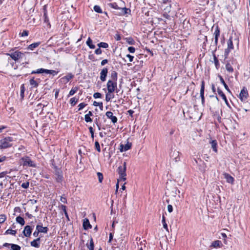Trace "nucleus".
I'll list each match as a JSON object with an SVG mask.
<instances>
[{
    "instance_id": "1",
    "label": "nucleus",
    "mask_w": 250,
    "mask_h": 250,
    "mask_svg": "<svg viewBox=\"0 0 250 250\" xmlns=\"http://www.w3.org/2000/svg\"><path fill=\"white\" fill-rule=\"evenodd\" d=\"M126 163L125 162L123 166L119 167L117 172L120 175V180L125 181L126 180Z\"/></svg>"
},
{
    "instance_id": "2",
    "label": "nucleus",
    "mask_w": 250,
    "mask_h": 250,
    "mask_svg": "<svg viewBox=\"0 0 250 250\" xmlns=\"http://www.w3.org/2000/svg\"><path fill=\"white\" fill-rule=\"evenodd\" d=\"M12 141L11 137H6L0 140V149L6 148L10 147L11 144L10 143Z\"/></svg>"
},
{
    "instance_id": "3",
    "label": "nucleus",
    "mask_w": 250,
    "mask_h": 250,
    "mask_svg": "<svg viewBox=\"0 0 250 250\" xmlns=\"http://www.w3.org/2000/svg\"><path fill=\"white\" fill-rule=\"evenodd\" d=\"M23 166L36 167L35 163L28 156H24L21 159Z\"/></svg>"
},
{
    "instance_id": "4",
    "label": "nucleus",
    "mask_w": 250,
    "mask_h": 250,
    "mask_svg": "<svg viewBox=\"0 0 250 250\" xmlns=\"http://www.w3.org/2000/svg\"><path fill=\"white\" fill-rule=\"evenodd\" d=\"M99 129L102 130L100 132V135L103 137L105 135L109 136L110 129L109 126H98Z\"/></svg>"
},
{
    "instance_id": "5",
    "label": "nucleus",
    "mask_w": 250,
    "mask_h": 250,
    "mask_svg": "<svg viewBox=\"0 0 250 250\" xmlns=\"http://www.w3.org/2000/svg\"><path fill=\"white\" fill-rule=\"evenodd\" d=\"M117 88L116 81L108 80L107 83V88L108 93H113Z\"/></svg>"
},
{
    "instance_id": "6",
    "label": "nucleus",
    "mask_w": 250,
    "mask_h": 250,
    "mask_svg": "<svg viewBox=\"0 0 250 250\" xmlns=\"http://www.w3.org/2000/svg\"><path fill=\"white\" fill-rule=\"evenodd\" d=\"M227 44L228 47L225 49L224 53V56L225 58H227L228 57L230 50H232L234 48L232 40V37L229 38Z\"/></svg>"
},
{
    "instance_id": "7",
    "label": "nucleus",
    "mask_w": 250,
    "mask_h": 250,
    "mask_svg": "<svg viewBox=\"0 0 250 250\" xmlns=\"http://www.w3.org/2000/svg\"><path fill=\"white\" fill-rule=\"evenodd\" d=\"M7 55L10 56V57L15 61H17L19 59L22 58L24 54L20 51H16L13 53H8Z\"/></svg>"
},
{
    "instance_id": "8",
    "label": "nucleus",
    "mask_w": 250,
    "mask_h": 250,
    "mask_svg": "<svg viewBox=\"0 0 250 250\" xmlns=\"http://www.w3.org/2000/svg\"><path fill=\"white\" fill-rule=\"evenodd\" d=\"M170 157L175 162L179 161L180 160V152L176 150H172L170 153Z\"/></svg>"
},
{
    "instance_id": "9",
    "label": "nucleus",
    "mask_w": 250,
    "mask_h": 250,
    "mask_svg": "<svg viewBox=\"0 0 250 250\" xmlns=\"http://www.w3.org/2000/svg\"><path fill=\"white\" fill-rule=\"evenodd\" d=\"M132 146V143L126 141L125 144H121L120 145L119 150L120 152H123L130 149Z\"/></svg>"
},
{
    "instance_id": "10",
    "label": "nucleus",
    "mask_w": 250,
    "mask_h": 250,
    "mask_svg": "<svg viewBox=\"0 0 250 250\" xmlns=\"http://www.w3.org/2000/svg\"><path fill=\"white\" fill-rule=\"evenodd\" d=\"M248 96V93L247 90L245 87H243L239 94V98L242 102H244L247 100Z\"/></svg>"
},
{
    "instance_id": "11",
    "label": "nucleus",
    "mask_w": 250,
    "mask_h": 250,
    "mask_svg": "<svg viewBox=\"0 0 250 250\" xmlns=\"http://www.w3.org/2000/svg\"><path fill=\"white\" fill-rule=\"evenodd\" d=\"M108 73V69L107 68H104L100 72V80L102 82H104L106 80V77Z\"/></svg>"
},
{
    "instance_id": "12",
    "label": "nucleus",
    "mask_w": 250,
    "mask_h": 250,
    "mask_svg": "<svg viewBox=\"0 0 250 250\" xmlns=\"http://www.w3.org/2000/svg\"><path fill=\"white\" fill-rule=\"evenodd\" d=\"M214 36V44L215 45H217L218 43V39L219 37L220 36V30L218 26H216L215 29V31L213 33Z\"/></svg>"
},
{
    "instance_id": "13",
    "label": "nucleus",
    "mask_w": 250,
    "mask_h": 250,
    "mask_svg": "<svg viewBox=\"0 0 250 250\" xmlns=\"http://www.w3.org/2000/svg\"><path fill=\"white\" fill-rule=\"evenodd\" d=\"M223 175L228 183L232 185L234 184V179L230 175L227 173H224Z\"/></svg>"
},
{
    "instance_id": "14",
    "label": "nucleus",
    "mask_w": 250,
    "mask_h": 250,
    "mask_svg": "<svg viewBox=\"0 0 250 250\" xmlns=\"http://www.w3.org/2000/svg\"><path fill=\"white\" fill-rule=\"evenodd\" d=\"M204 89H205V84L204 82H202L201 89H200V96L201 97V101L202 104H204L205 103V97H204Z\"/></svg>"
},
{
    "instance_id": "15",
    "label": "nucleus",
    "mask_w": 250,
    "mask_h": 250,
    "mask_svg": "<svg viewBox=\"0 0 250 250\" xmlns=\"http://www.w3.org/2000/svg\"><path fill=\"white\" fill-rule=\"evenodd\" d=\"M32 232V229L30 226L25 227L23 233L25 236L29 237Z\"/></svg>"
},
{
    "instance_id": "16",
    "label": "nucleus",
    "mask_w": 250,
    "mask_h": 250,
    "mask_svg": "<svg viewBox=\"0 0 250 250\" xmlns=\"http://www.w3.org/2000/svg\"><path fill=\"white\" fill-rule=\"evenodd\" d=\"M106 116L109 118L110 119L112 122L113 123H115L117 121V118L116 117L113 116V113L111 111H107L106 113Z\"/></svg>"
},
{
    "instance_id": "17",
    "label": "nucleus",
    "mask_w": 250,
    "mask_h": 250,
    "mask_svg": "<svg viewBox=\"0 0 250 250\" xmlns=\"http://www.w3.org/2000/svg\"><path fill=\"white\" fill-rule=\"evenodd\" d=\"M83 227L84 229H88L91 228L92 226L90 224L89 220L87 218H85L83 219Z\"/></svg>"
},
{
    "instance_id": "18",
    "label": "nucleus",
    "mask_w": 250,
    "mask_h": 250,
    "mask_svg": "<svg viewBox=\"0 0 250 250\" xmlns=\"http://www.w3.org/2000/svg\"><path fill=\"white\" fill-rule=\"evenodd\" d=\"M217 92H218V93L219 95H220L222 98V99L224 100V101H225V103L226 104L228 105H229V103H228L227 99L226 96L225 95V94L219 88H218Z\"/></svg>"
},
{
    "instance_id": "19",
    "label": "nucleus",
    "mask_w": 250,
    "mask_h": 250,
    "mask_svg": "<svg viewBox=\"0 0 250 250\" xmlns=\"http://www.w3.org/2000/svg\"><path fill=\"white\" fill-rule=\"evenodd\" d=\"M36 229L39 231V232L47 233L48 231V228L47 227H43L40 225H37L36 226Z\"/></svg>"
},
{
    "instance_id": "20",
    "label": "nucleus",
    "mask_w": 250,
    "mask_h": 250,
    "mask_svg": "<svg viewBox=\"0 0 250 250\" xmlns=\"http://www.w3.org/2000/svg\"><path fill=\"white\" fill-rule=\"evenodd\" d=\"M73 77V76L71 74H68L64 77H62L61 79L64 83H67Z\"/></svg>"
},
{
    "instance_id": "21",
    "label": "nucleus",
    "mask_w": 250,
    "mask_h": 250,
    "mask_svg": "<svg viewBox=\"0 0 250 250\" xmlns=\"http://www.w3.org/2000/svg\"><path fill=\"white\" fill-rule=\"evenodd\" d=\"M40 238H38L34 240L31 242V245L32 247L35 248H39L40 247Z\"/></svg>"
},
{
    "instance_id": "22",
    "label": "nucleus",
    "mask_w": 250,
    "mask_h": 250,
    "mask_svg": "<svg viewBox=\"0 0 250 250\" xmlns=\"http://www.w3.org/2000/svg\"><path fill=\"white\" fill-rule=\"evenodd\" d=\"M210 144H211V148L213 149V150L215 152H217V143L216 140H212L210 142Z\"/></svg>"
},
{
    "instance_id": "23",
    "label": "nucleus",
    "mask_w": 250,
    "mask_h": 250,
    "mask_svg": "<svg viewBox=\"0 0 250 250\" xmlns=\"http://www.w3.org/2000/svg\"><path fill=\"white\" fill-rule=\"evenodd\" d=\"M56 180L58 182H61L62 181L63 177H62V172L57 171L56 173Z\"/></svg>"
},
{
    "instance_id": "24",
    "label": "nucleus",
    "mask_w": 250,
    "mask_h": 250,
    "mask_svg": "<svg viewBox=\"0 0 250 250\" xmlns=\"http://www.w3.org/2000/svg\"><path fill=\"white\" fill-rule=\"evenodd\" d=\"M40 43V42H37L32 43L28 46V49L31 50H33L34 49V48L38 47Z\"/></svg>"
},
{
    "instance_id": "25",
    "label": "nucleus",
    "mask_w": 250,
    "mask_h": 250,
    "mask_svg": "<svg viewBox=\"0 0 250 250\" xmlns=\"http://www.w3.org/2000/svg\"><path fill=\"white\" fill-rule=\"evenodd\" d=\"M222 245L221 242L219 240H216L212 243L211 246L214 248H219L221 247Z\"/></svg>"
},
{
    "instance_id": "26",
    "label": "nucleus",
    "mask_w": 250,
    "mask_h": 250,
    "mask_svg": "<svg viewBox=\"0 0 250 250\" xmlns=\"http://www.w3.org/2000/svg\"><path fill=\"white\" fill-rule=\"evenodd\" d=\"M86 44L91 49H94L95 48V46L92 44V41L90 38H88V40L86 41Z\"/></svg>"
},
{
    "instance_id": "27",
    "label": "nucleus",
    "mask_w": 250,
    "mask_h": 250,
    "mask_svg": "<svg viewBox=\"0 0 250 250\" xmlns=\"http://www.w3.org/2000/svg\"><path fill=\"white\" fill-rule=\"evenodd\" d=\"M25 91V87L24 84H22L21 86L20 96L21 100H23L24 98V93Z\"/></svg>"
},
{
    "instance_id": "28",
    "label": "nucleus",
    "mask_w": 250,
    "mask_h": 250,
    "mask_svg": "<svg viewBox=\"0 0 250 250\" xmlns=\"http://www.w3.org/2000/svg\"><path fill=\"white\" fill-rule=\"evenodd\" d=\"M226 69L229 73H232L233 72V68L229 63H227L226 64Z\"/></svg>"
},
{
    "instance_id": "29",
    "label": "nucleus",
    "mask_w": 250,
    "mask_h": 250,
    "mask_svg": "<svg viewBox=\"0 0 250 250\" xmlns=\"http://www.w3.org/2000/svg\"><path fill=\"white\" fill-rule=\"evenodd\" d=\"M29 83L32 87H37L38 86V83H37L34 78L30 79Z\"/></svg>"
},
{
    "instance_id": "30",
    "label": "nucleus",
    "mask_w": 250,
    "mask_h": 250,
    "mask_svg": "<svg viewBox=\"0 0 250 250\" xmlns=\"http://www.w3.org/2000/svg\"><path fill=\"white\" fill-rule=\"evenodd\" d=\"M16 221L20 224L21 226H23L25 224L24 219L21 216H18L16 218Z\"/></svg>"
},
{
    "instance_id": "31",
    "label": "nucleus",
    "mask_w": 250,
    "mask_h": 250,
    "mask_svg": "<svg viewBox=\"0 0 250 250\" xmlns=\"http://www.w3.org/2000/svg\"><path fill=\"white\" fill-rule=\"evenodd\" d=\"M219 78L220 79V82L221 83L224 85L225 89L228 90V91H229V87L227 85V84L226 83L225 81L224 80L223 78H222V77L221 76H219Z\"/></svg>"
},
{
    "instance_id": "32",
    "label": "nucleus",
    "mask_w": 250,
    "mask_h": 250,
    "mask_svg": "<svg viewBox=\"0 0 250 250\" xmlns=\"http://www.w3.org/2000/svg\"><path fill=\"white\" fill-rule=\"evenodd\" d=\"M46 70L47 69H44V68L38 69L36 71H33L32 72V74L43 73H46Z\"/></svg>"
},
{
    "instance_id": "33",
    "label": "nucleus",
    "mask_w": 250,
    "mask_h": 250,
    "mask_svg": "<svg viewBox=\"0 0 250 250\" xmlns=\"http://www.w3.org/2000/svg\"><path fill=\"white\" fill-rule=\"evenodd\" d=\"M78 87H75L74 88H73L72 89H71V90L70 91L68 95H67V97H69L72 95H73L75 93H76V92L78 91Z\"/></svg>"
},
{
    "instance_id": "34",
    "label": "nucleus",
    "mask_w": 250,
    "mask_h": 250,
    "mask_svg": "<svg viewBox=\"0 0 250 250\" xmlns=\"http://www.w3.org/2000/svg\"><path fill=\"white\" fill-rule=\"evenodd\" d=\"M78 99L76 98V97H73L70 99V103L71 105V106H74L78 102Z\"/></svg>"
},
{
    "instance_id": "35",
    "label": "nucleus",
    "mask_w": 250,
    "mask_h": 250,
    "mask_svg": "<svg viewBox=\"0 0 250 250\" xmlns=\"http://www.w3.org/2000/svg\"><path fill=\"white\" fill-rule=\"evenodd\" d=\"M114 98V95L112 94V93H107L105 96V100L107 102H109L111 99Z\"/></svg>"
},
{
    "instance_id": "36",
    "label": "nucleus",
    "mask_w": 250,
    "mask_h": 250,
    "mask_svg": "<svg viewBox=\"0 0 250 250\" xmlns=\"http://www.w3.org/2000/svg\"><path fill=\"white\" fill-rule=\"evenodd\" d=\"M162 223H163V227L164 228V229L167 231H168V227H167V224L166 223V222L165 217L164 215L162 216Z\"/></svg>"
},
{
    "instance_id": "37",
    "label": "nucleus",
    "mask_w": 250,
    "mask_h": 250,
    "mask_svg": "<svg viewBox=\"0 0 250 250\" xmlns=\"http://www.w3.org/2000/svg\"><path fill=\"white\" fill-rule=\"evenodd\" d=\"M99 47L106 48L108 47V44L106 42H101L97 44Z\"/></svg>"
},
{
    "instance_id": "38",
    "label": "nucleus",
    "mask_w": 250,
    "mask_h": 250,
    "mask_svg": "<svg viewBox=\"0 0 250 250\" xmlns=\"http://www.w3.org/2000/svg\"><path fill=\"white\" fill-rule=\"evenodd\" d=\"M111 77L112 78L111 81H115L117 82V73L115 71H113L111 73Z\"/></svg>"
},
{
    "instance_id": "39",
    "label": "nucleus",
    "mask_w": 250,
    "mask_h": 250,
    "mask_svg": "<svg viewBox=\"0 0 250 250\" xmlns=\"http://www.w3.org/2000/svg\"><path fill=\"white\" fill-rule=\"evenodd\" d=\"M110 7L115 9H120L117 4L116 2L110 3L108 4Z\"/></svg>"
},
{
    "instance_id": "40",
    "label": "nucleus",
    "mask_w": 250,
    "mask_h": 250,
    "mask_svg": "<svg viewBox=\"0 0 250 250\" xmlns=\"http://www.w3.org/2000/svg\"><path fill=\"white\" fill-rule=\"evenodd\" d=\"M11 248L12 250H21V247L18 245L11 244Z\"/></svg>"
},
{
    "instance_id": "41",
    "label": "nucleus",
    "mask_w": 250,
    "mask_h": 250,
    "mask_svg": "<svg viewBox=\"0 0 250 250\" xmlns=\"http://www.w3.org/2000/svg\"><path fill=\"white\" fill-rule=\"evenodd\" d=\"M43 17H44V22H46V23H48L49 21V19L47 16V11L45 8H44Z\"/></svg>"
},
{
    "instance_id": "42",
    "label": "nucleus",
    "mask_w": 250,
    "mask_h": 250,
    "mask_svg": "<svg viewBox=\"0 0 250 250\" xmlns=\"http://www.w3.org/2000/svg\"><path fill=\"white\" fill-rule=\"evenodd\" d=\"M58 73V72L55 70L47 69L46 74H50L53 75H57Z\"/></svg>"
},
{
    "instance_id": "43",
    "label": "nucleus",
    "mask_w": 250,
    "mask_h": 250,
    "mask_svg": "<svg viewBox=\"0 0 250 250\" xmlns=\"http://www.w3.org/2000/svg\"><path fill=\"white\" fill-rule=\"evenodd\" d=\"M97 176L98 177L99 182L100 183H102L103 180V175L102 173L98 172L97 173Z\"/></svg>"
},
{
    "instance_id": "44",
    "label": "nucleus",
    "mask_w": 250,
    "mask_h": 250,
    "mask_svg": "<svg viewBox=\"0 0 250 250\" xmlns=\"http://www.w3.org/2000/svg\"><path fill=\"white\" fill-rule=\"evenodd\" d=\"M94 10H95V12H96L98 13H102V11L101 7L98 5L94 6Z\"/></svg>"
},
{
    "instance_id": "45",
    "label": "nucleus",
    "mask_w": 250,
    "mask_h": 250,
    "mask_svg": "<svg viewBox=\"0 0 250 250\" xmlns=\"http://www.w3.org/2000/svg\"><path fill=\"white\" fill-rule=\"evenodd\" d=\"M94 243H93V240H92V239H91V240L90 241V244L88 246V248L89 250H94Z\"/></svg>"
},
{
    "instance_id": "46",
    "label": "nucleus",
    "mask_w": 250,
    "mask_h": 250,
    "mask_svg": "<svg viewBox=\"0 0 250 250\" xmlns=\"http://www.w3.org/2000/svg\"><path fill=\"white\" fill-rule=\"evenodd\" d=\"M16 231L15 230H13V229H7L5 232V233L7 234H11L15 235L16 234Z\"/></svg>"
},
{
    "instance_id": "47",
    "label": "nucleus",
    "mask_w": 250,
    "mask_h": 250,
    "mask_svg": "<svg viewBox=\"0 0 250 250\" xmlns=\"http://www.w3.org/2000/svg\"><path fill=\"white\" fill-rule=\"evenodd\" d=\"M93 105L94 106H99L101 109H102V108L103 107V103L102 102L101 103H98V102H97L96 101H94L93 102Z\"/></svg>"
},
{
    "instance_id": "48",
    "label": "nucleus",
    "mask_w": 250,
    "mask_h": 250,
    "mask_svg": "<svg viewBox=\"0 0 250 250\" xmlns=\"http://www.w3.org/2000/svg\"><path fill=\"white\" fill-rule=\"evenodd\" d=\"M121 10V14L122 15H125L127 13V11L129 10L128 9L126 8H122L120 9Z\"/></svg>"
},
{
    "instance_id": "49",
    "label": "nucleus",
    "mask_w": 250,
    "mask_h": 250,
    "mask_svg": "<svg viewBox=\"0 0 250 250\" xmlns=\"http://www.w3.org/2000/svg\"><path fill=\"white\" fill-rule=\"evenodd\" d=\"M6 219V216L4 214L0 215V223H3Z\"/></svg>"
},
{
    "instance_id": "50",
    "label": "nucleus",
    "mask_w": 250,
    "mask_h": 250,
    "mask_svg": "<svg viewBox=\"0 0 250 250\" xmlns=\"http://www.w3.org/2000/svg\"><path fill=\"white\" fill-rule=\"evenodd\" d=\"M95 148L96 149V150L99 152H100L101 151V148H100V144L98 142H95Z\"/></svg>"
},
{
    "instance_id": "51",
    "label": "nucleus",
    "mask_w": 250,
    "mask_h": 250,
    "mask_svg": "<svg viewBox=\"0 0 250 250\" xmlns=\"http://www.w3.org/2000/svg\"><path fill=\"white\" fill-rule=\"evenodd\" d=\"M86 105V104L84 103H82L78 105L79 107V110H81L82 109H83L85 106Z\"/></svg>"
},
{
    "instance_id": "52",
    "label": "nucleus",
    "mask_w": 250,
    "mask_h": 250,
    "mask_svg": "<svg viewBox=\"0 0 250 250\" xmlns=\"http://www.w3.org/2000/svg\"><path fill=\"white\" fill-rule=\"evenodd\" d=\"M93 97L95 99L100 98L102 97V94L100 93L96 92L93 94Z\"/></svg>"
},
{
    "instance_id": "53",
    "label": "nucleus",
    "mask_w": 250,
    "mask_h": 250,
    "mask_svg": "<svg viewBox=\"0 0 250 250\" xmlns=\"http://www.w3.org/2000/svg\"><path fill=\"white\" fill-rule=\"evenodd\" d=\"M21 186L22 188H27L29 187V183L28 182L23 183L21 184Z\"/></svg>"
},
{
    "instance_id": "54",
    "label": "nucleus",
    "mask_w": 250,
    "mask_h": 250,
    "mask_svg": "<svg viewBox=\"0 0 250 250\" xmlns=\"http://www.w3.org/2000/svg\"><path fill=\"white\" fill-rule=\"evenodd\" d=\"M128 51L130 52V53H134L135 51V49L134 47H132V46H129L128 48Z\"/></svg>"
},
{
    "instance_id": "55",
    "label": "nucleus",
    "mask_w": 250,
    "mask_h": 250,
    "mask_svg": "<svg viewBox=\"0 0 250 250\" xmlns=\"http://www.w3.org/2000/svg\"><path fill=\"white\" fill-rule=\"evenodd\" d=\"M45 105H42V104H39L37 106V110L41 109L42 110L43 109V108L44 107Z\"/></svg>"
},
{
    "instance_id": "56",
    "label": "nucleus",
    "mask_w": 250,
    "mask_h": 250,
    "mask_svg": "<svg viewBox=\"0 0 250 250\" xmlns=\"http://www.w3.org/2000/svg\"><path fill=\"white\" fill-rule=\"evenodd\" d=\"M102 50L101 49V48L100 47L96 49L95 51V53L97 55L101 54L102 53Z\"/></svg>"
},
{
    "instance_id": "57",
    "label": "nucleus",
    "mask_w": 250,
    "mask_h": 250,
    "mask_svg": "<svg viewBox=\"0 0 250 250\" xmlns=\"http://www.w3.org/2000/svg\"><path fill=\"white\" fill-rule=\"evenodd\" d=\"M214 60L215 65L216 67H217V66L219 65V61H218L217 58L215 56H214Z\"/></svg>"
},
{
    "instance_id": "58",
    "label": "nucleus",
    "mask_w": 250,
    "mask_h": 250,
    "mask_svg": "<svg viewBox=\"0 0 250 250\" xmlns=\"http://www.w3.org/2000/svg\"><path fill=\"white\" fill-rule=\"evenodd\" d=\"M85 118V121L86 122H87V123L92 121V120L90 118V117L89 116H88V115H85V118Z\"/></svg>"
},
{
    "instance_id": "59",
    "label": "nucleus",
    "mask_w": 250,
    "mask_h": 250,
    "mask_svg": "<svg viewBox=\"0 0 250 250\" xmlns=\"http://www.w3.org/2000/svg\"><path fill=\"white\" fill-rule=\"evenodd\" d=\"M28 35V31L27 30H24L22 33H21V36H27Z\"/></svg>"
},
{
    "instance_id": "60",
    "label": "nucleus",
    "mask_w": 250,
    "mask_h": 250,
    "mask_svg": "<svg viewBox=\"0 0 250 250\" xmlns=\"http://www.w3.org/2000/svg\"><path fill=\"white\" fill-rule=\"evenodd\" d=\"M126 57H127L129 59L130 62H132L133 61L134 58V57L133 56H131L130 54H127L126 55Z\"/></svg>"
},
{
    "instance_id": "61",
    "label": "nucleus",
    "mask_w": 250,
    "mask_h": 250,
    "mask_svg": "<svg viewBox=\"0 0 250 250\" xmlns=\"http://www.w3.org/2000/svg\"><path fill=\"white\" fill-rule=\"evenodd\" d=\"M167 210L169 212H171L173 210L172 206L170 205H168L167 206Z\"/></svg>"
},
{
    "instance_id": "62",
    "label": "nucleus",
    "mask_w": 250,
    "mask_h": 250,
    "mask_svg": "<svg viewBox=\"0 0 250 250\" xmlns=\"http://www.w3.org/2000/svg\"><path fill=\"white\" fill-rule=\"evenodd\" d=\"M7 173V172L6 171H3L0 173V178L4 177L6 175Z\"/></svg>"
},
{
    "instance_id": "63",
    "label": "nucleus",
    "mask_w": 250,
    "mask_h": 250,
    "mask_svg": "<svg viewBox=\"0 0 250 250\" xmlns=\"http://www.w3.org/2000/svg\"><path fill=\"white\" fill-rule=\"evenodd\" d=\"M108 62V61L106 59H105V60H104L102 61L101 62V65H104V64H105L106 63H107Z\"/></svg>"
},
{
    "instance_id": "64",
    "label": "nucleus",
    "mask_w": 250,
    "mask_h": 250,
    "mask_svg": "<svg viewBox=\"0 0 250 250\" xmlns=\"http://www.w3.org/2000/svg\"><path fill=\"white\" fill-rule=\"evenodd\" d=\"M62 210L63 211L64 213H65V212H67L66 207L65 206L62 205Z\"/></svg>"
}]
</instances>
